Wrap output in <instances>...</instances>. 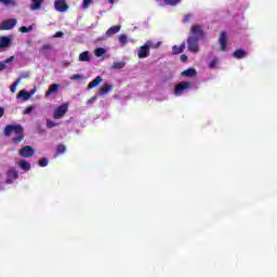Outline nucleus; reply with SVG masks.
I'll return each mask as SVG.
<instances>
[{"mask_svg":"<svg viewBox=\"0 0 277 277\" xmlns=\"http://www.w3.org/2000/svg\"><path fill=\"white\" fill-rule=\"evenodd\" d=\"M18 168H21V170H24V172H29V170H31V163H29L27 160L22 159L17 162Z\"/></svg>","mask_w":277,"mask_h":277,"instance_id":"15","label":"nucleus"},{"mask_svg":"<svg viewBox=\"0 0 277 277\" xmlns=\"http://www.w3.org/2000/svg\"><path fill=\"white\" fill-rule=\"evenodd\" d=\"M12 47V38L2 36L0 37V49H8Z\"/></svg>","mask_w":277,"mask_h":277,"instance_id":"12","label":"nucleus"},{"mask_svg":"<svg viewBox=\"0 0 277 277\" xmlns=\"http://www.w3.org/2000/svg\"><path fill=\"white\" fill-rule=\"evenodd\" d=\"M32 111H34V106H28V107L23 111V114H24L25 116H27V115L31 114Z\"/></svg>","mask_w":277,"mask_h":277,"instance_id":"36","label":"nucleus"},{"mask_svg":"<svg viewBox=\"0 0 277 277\" xmlns=\"http://www.w3.org/2000/svg\"><path fill=\"white\" fill-rule=\"evenodd\" d=\"M111 91V84L105 83L100 89V96L108 94Z\"/></svg>","mask_w":277,"mask_h":277,"instance_id":"22","label":"nucleus"},{"mask_svg":"<svg viewBox=\"0 0 277 277\" xmlns=\"http://www.w3.org/2000/svg\"><path fill=\"white\" fill-rule=\"evenodd\" d=\"M31 94H34V91H31V92L29 93V91H27V90H21V91L17 93L16 97H17V98H23V101H29V98H31Z\"/></svg>","mask_w":277,"mask_h":277,"instance_id":"14","label":"nucleus"},{"mask_svg":"<svg viewBox=\"0 0 277 277\" xmlns=\"http://www.w3.org/2000/svg\"><path fill=\"white\" fill-rule=\"evenodd\" d=\"M30 10L32 12H37L38 10H42V3H44V0H30Z\"/></svg>","mask_w":277,"mask_h":277,"instance_id":"13","label":"nucleus"},{"mask_svg":"<svg viewBox=\"0 0 277 277\" xmlns=\"http://www.w3.org/2000/svg\"><path fill=\"white\" fill-rule=\"evenodd\" d=\"M119 42L124 47V44L129 43V39L127 38V35H120L119 36Z\"/></svg>","mask_w":277,"mask_h":277,"instance_id":"29","label":"nucleus"},{"mask_svg":"<svg viewBox=\"0 0 277 277\" xmlns=\"http://www.w3.org/2000/svg\"><path fill=\"white\" fill-rule=\"evenodd\" d=\"M105 53H107V50H105L104 48H97L95 50L96 57H103V55H105Z\"/></svg>","mask_w":277,"mask_h":277,"instance_id":"28","label":"nucleus"},{"mask_svg":"<svg viewBox=\"0 0 277 277\" xmlns=\"http://www.w3.org/2000/svg\"><path fill=\"white\" fill-rule=\"evenodd\" d=\"M120 31V25L113 26L106 30V36L111 37Z\"/></svg>","mask_w":277,"mask_h":277,"instance_id":"21","label":"nucleus"},{"mask_svg":"<svg viewBox=\"0 0 277 277\" xmlns=\"http://www.w3.org/2000/svg\"><path fill=\"white\" fill-rule=\"evenodd\" d=\"M6 181L5 183L8 185H11V183H13L14 181H16V179H18V171H16L15 168L11 167L8 172H6Z\"/></svg>","mask_w":277,"mask_h":277,"instance_id":"8","label":"nucleus"},{"mask_svg":"<svg viewBox=\"0 0 277 277\" xmlns=\"http://www.w3.org/2000/svg\"><path fill=\"white\" fill-rule=\"evenodd\" d=\"M108 3L114 4V3H115V0H108Z\"/></svg>","mask_w":277,"mask_h":277,"instance_id":"47","label":"nucleus"},{"mask_svg":"<svg viewBox=\"0 0 277 277\" xmlns=\"http://www.w3.org/2000/svg\"><path fill=\"white\" fill-rule=\"evenodd\" d=\"M185 51V42H183L180 47L173 45L172 53L173 55H179Z\"/></svg>","mask_w":277,"mask_h":277,"instance_id":"20","label":"nucleus"},{"mask_svg":"<svg viewBox=\"0 0 277 277\" xmlns=\"http://www.w3.org/2000/svg\"><path fill=\"white\" fill-rule=\"evenodd\" d=\"M90 3H92V0H83L82 1V6L83 8H90Z\"/></svg>","mask_w":277,"mask_h":277,"instance_id":"37","label":"nucleus"},{"mask_svg":"<svg viewBox=\"0 0 277 277\" xmlns=\"http://www.w3.org/2000/svg\"><path fill=\"white\" fill-rule=\"evenodd\" d=\"M47 127L48 129H53V127H57V123L51 119H47Z\"/></svg>","mask_w":277,"mask_h":277,"instance_id":"34","label":"nucleus"},{"mask_svg":"<svg viewBox=\"0 0 277 277\" xmlns=\"http://www.w3.org/2000/svg\"><path fill=\"white\" fill-rule=\"evenodd\" d=\"M127 66L126 62H115L111 65L113 70H122V68H124Z\"/></svg>","mask_w":277,"mask_h":277,"instance_id":"23","label":"nucleus"},{"mask_svg":"<svg viewBox=\"0 0 277 277\" xmlns=\"http://www.w3.org/2000/svg\"><path fill=\"white\" fill-rule=\"evenodd\" d=\"M148 55H150V50L145 44L142 45L137 52L138 60H145V57H148Z\"/></svg>","mask_w":277,"mask_h":277,"instance_id":"11","label":"nucleus"},{"mask_svg":"<svg viewBox=\"0 0 277 277\" xmlns=\"http://www.w3.org/2000/svg\"><path fill=\"white\" fill-rule=\"evenodd\" d=\"M197 75H198V71H196V69L194 68H188L181 72L182 77H197Z\"/></svg>","mask_w":277,"mask_h":277,"instance_id":"18","label":"nucleus"},{"mask_svg":"<svg viewBox=\"0 0 277 277\" xmlns=\"http://www.w3.org/2000/svg\"><path fill=\"white\" fill-rule=\"evenodd\" d=\"M57 92H60V84H51L48 91L45 92V96H51V94H57Z\"/></svg>","mask_w":277,"mask_h":277,"instance_id":"17","label":"nucleus"},{"mask_svg":"<svg viewBox=\"0 0 277 277\" xmlns=\"http://www.w3.org/2000/svg\"><path fill=\"white\" fill-rule=\"evenodd\" d=\"M72 81H77V80H80L81 79V75H79V74H75V75H72L71 76V78H70Z\"/></svg>","mask_w":277,"mask_h":277,"instance_id":"38","label":"nucleus"},{"mask_svg":"<svg viewBox=\"0 0 277 277\" xmlns=\"http://www.w3.org/2000/svg\"><path fill=\"white\" fill-rule=\"evenodd\" d=\"M164 5H171L172 8L179 5L181 0H163Z\"/></svg>","mask_w":277,"mask_h":277,"instance_id":"27","label":"nucleus"},{"mask_svg":"<svg viewBox=\"0 0 277 277\" xmlns=\"http://www.w3.org/2000/svg\"><path fill=\"white\" fill-rule=\"evenodd\" d=\"M0 3H4L5 5H10V3H12V0H0Z\"/></svg>","mask_w":277,"mask_h":277,"instance_id":"42","label":"nucleus"},{"mask_svg":"<svg viewBox=\"0 0 277 277\" xmlns=\"http://www.w3.org/2000/svg\"><path fill=\"white\" fill-rule=\"evenodd\" d=\"M4 136L10 137L12 133H15V136L12 138L13 144H21L25 140V128L21 124H8L3 130Z\"/></svg>","mask_w":277,"mask_h":277,"instance_id":"1","label":"nucleus"},{"mask_svg":"<svg viewBox=\"0 0 277 277\" xmlns=\"http://www.w3.org/2000/svg\"><path fill=\"white\" fill-rule=\"evenodd\" d=\"M54 8L57 12H66L69 6L66 3V0H55Z\"/></svg>","mask_w":277,"mask_h":277,"instance_id":"9","label":"nucleus"},{"mask_svg":"<svg viewBox=\"0 0 277 277\" xmlns=\"http://www.w3.org/2000/svg\"><path fill=\"white\" fill-rule=\"evenodd\" d=\"M94 101H96V95L92 96L91 98H89L88 103H94Z\"/></svg>","mask_w":277,"mask_h":277,"instance_id":"45","label":"nucleus"},{"mask_svg":"<svg viewBox=\"0 0 277 277\" xmlns=\"http://www.w3.org/2000/svg\"><path fill=\"white\" fill-rule=\"evenodd\" d=\"M62 36H64V32L62 31H56L53 36V38H62Z\"/></svg>","mask_w":277,"mask_h":277,"instance_id":"41","label":"nucleus"},{"mask_svg":"<svg viewBox=\"0 0 277 277\" xmlns=\"http://www.w3.org/2000/svg\"><path fill=\"white\" fill-rule=\"evenodd\" d=\"M18 83H21V78H18L17 81H15L11 84L10 90H11L12 94H14L16 92V88L18 87Z\"/></svg>","mask_w":277,"mask_h":277,"instance_id":"30","label":"nucleus"},{"mask_svg":"<svg viewBox=\"0 0 277 277\" xmlns=\"http://www.w3.org/2000/svg\"><path fill=\"white\" fill-rule=\"evenodd\" d=\"M51 49H53V47L51 44L47 43L41 47L40 52L44 53V51H51Z\"/></svg>","mask_w":277,"mask_h":277,"instance_id":"33","label":"nucleus"},{"mask_svg":"<svg viewBox=\"0 0 277 277\" xmlns=\"http://www.w3.org/2000/svg\"><path fill=\"white\" fill-rule=\"evenodd\" d=\"M198 42H200L198 37L189 36L187 38L188 51H190V53H198L200 51V45H198Z\"/></svg>","mask_w":277,"mask_h":277,"instance_id":"2","label":"nucleus"},{"mask_svg":"<svg viewBox=\"0 0 277 277\" xmlns=\"http://www.w3.org/2000/svg\"><path fill=\"white\" fill-rule=\"evenodd\" d=\"M31 29H34L32 26H29V27H27V26H22V27L19 28V31H21L22 34H29V31H31Z\"/></svg>","mask_w":277,"mask_h":277,"instance_id":"32","label":"nucleus"},{"mask_svg":"<svg viewBox=\"0 0 277 277\" xmlns=\"http://www.w3.org/2000/svg\"><path fill=\"white\" fill-rule=\"evenodd\" d=\"M68 113V103H64L56 107L53 114L54 120H60V118H64Z\"/></svg>","mask_w":277,"mask_h":277,"instance_id":"3","label":"nucleus"},{"mask_svg":"<svg viewBox=\"0 0 277 277\" xmlns=\"http://www.w3.org/2000/svg\"><path fill=\"white\" fill-rule=\"evenodd\" d=\"M190 19H192V14H186L184 16V23H189Z\"/></svg>","mask_w":277,"mask_h":277,"instance_id":"39","label":"nucleus"},{"mask_svg":"<svg viewBox=\"0 0 277 277\" xmlns=\"http://www.w3.org/2000/svg\"><path fill=\"white\" fill-rule=\"evenodd\" d=\"M64 153H66V145L64 144H58L56 146V154L55 157H60V155H64Z\"/></svg>","mask_w":277,"mask_h":277,"instance_id":"24","label":"nucleus"},{"mask_svg":"<svg viewBox=\"0 0 277 277\" xmlns=\"http://www.w3.org/2000/svg\"><path fill=\"white\" fill-rule=\"evenodd\" d=\"M79 61L80 62H90V52L84 51V52L80 53L79 54Z\"/></svg>","mask_w":277,"mask_h":277,"instance_id":"25","label":"nucleus"},{"mask_svg":"<svg viewBox=\"0 0 277 277\" xmlns=\"http://www.w3.org/2000/svg\"><path fill=\"white\" fill-rule=\"evenodd\" d=\"M17 23L16 18L5 19L0 24V31H10V29H14V27H16Z\"/></svg>","mask_w":277,"mask_h":277,"instance_id":"5","label":"nucleus"},{"mask_svg":"<svg viewBox=\"0 0 277 277\" xmlns=\"http://www.w3.org/2000/svg\"><path fill=\"white\" fill-rule=\"evenodd\" d=\"M32 155H36V149L29 145H26L19 149V157H23L24 159H29Z\"/></svg>","mask_w":277,"mask_h":277,"instance_id":"7","label":"nucleus"},{"mask_svg":"<svg viewBox=\"0 0 277 277\" xmlns=\"http://www.w3.org/2000/svg\"><path fill=\"white\" fill-rule=\"evenodd\" d=\"M145 45L150 51V49H159V47L161 45V42H158L157 44H154L153 41L148 40V41L145 42Z\"/></svg>","mask_w":277,"mask_h":277,"instance_id":"26","label":"nucleus"},{"mask_svg":"<svg viewBox=\"0 0 277 277\" xmlns=\"http://www.w3.org/2000/svg\"><path fill=\"white\" fill-rule=\"evenodd\" d=\"M217 62H219L217 58L212 60V61L210 62V64H209V68H210V69L217 68Z\"/></svg>","mask_w":277,"mask_h":277,"instance_id":"35","label":"nucleus"},{"mask_svg":"<svg viewBox=\"0 0 277 277\" xmlns=\"http://www.w3.org/2000/svg\"><path fill=\"white\" fill-rule=\"evenodd\" d=\"M39 166H40V168H47V167L49 166V159H47V158H41V159L39 160Z\"/></svg>","mask_w":277,"mask_h":277,"instance_id":"31","label":"nucleus"},{"mask_svg":"<svg viewBox=\"0 0 277 277\" xmlns=\"http://www.w3.org/2000/svg\"><path fill=\"white\" fill-rule=\"evenodd\" d=\"M190 37L198 38L199 40L205 38V30L202 29V25H193L190 28Z\"/></svg>","mask_w":277,"mask_h":277,"instance_id":"6","label":"nucleus"},{"mask_svg":"<svg viewBox=\"0 0 277 277\" xmlns=\"http://www.w3.org/2000/svg\"><path fill=\"white\" fill-rule=\"evenodd\" d=\"M14 61V56H10L9 58L4 60V62L2 64L6 65L10 64V62Z\"/></svg>","mask_w":277,"mask_h":277,"instance_id":"40","label":"nucleus"},{"mask_svg":"<svg viewBox=\"0 0 277 277\" xmlns=\"http://www.w3.org/2000/svg\"><path fill=\"white\" fill-rule=\"evenodd\" d=\"M219 43L221 47V51H226V47L228 44V37H226V32L222 31L219 38Z\"/></svg>","mask_w":277,"mask_h":277,"instance_id":"10","label":"nucleus"},{"mask_svg":"<svg viewBox=\"0 0 277 277\" xmlns=\"http://www.w3.org/2000/svg\"><path fill=\"white\" fill-rule=\"evenodd\" d=\"M3 114H5V109H3V107H0V118H3Z\"/></svg>","mask_w":277,"mask_h":277,"instance_id":"46","label":"nucleus"},{"mask_svg":"<svg viewBox=\"0 0 277 277\" xmlns=\"http://www.w3.org/2000/svg\"><path fill=\"white\" fill-rule=\"evenodd\" d=\"M185 90H192V82L189 81H182L175 85L174 94L175 96H181Z\"/></svg>","mask_w":277,"mask_h":277,"instance_id":"4","label":"nucleus"},{"mask_svg":"<svg viewBox=\"0 0 277 277\" xmlns=\"http://www.w3.org/2000/svg\"><path fill=\"white\" fill-rule=\"evenodd\" d=\"M101 83H103V77L97 76V77H95V79H93V80L89 83L88 89H89V90H92V88H98V85H101Z\"/></svg>","mask_w":277,"mask_h":277,"instance_id":"16","label":"nucleus"},{"mask_svg":"<svg viewBox=\"0 0 277 277\" xmlns=\"http://www.w3.org/2000/svg\"><path fill=\"white\" fill-rule=\"evenodd\" d=\"M157 1V3H160V5H161V1H163V0H156Z\"/></svg>","mask_w":277,"mask_h":277,"instance_id":"48","label":"nucleus"},{"mask_svg":"<svg viewBox=\"0 0 277 277\" xmlns=\"http://www.w3.org/2000/svg\"><path fill=\"white\" fill-rule=\"evenodd\" d=\"M5 68H6L5 63L0 62V72L1 70H5Z\"/></svg>","mask_w":277,"mask_h":277,"instance_id":"44","label":"nucleus"},{"mask_svg":"<svg viewBox=\"0 0 277 277\" xmlns=\"http://www.w3.org/2000/svg\"><path fill=\"white\" fill-rule=\"evenodd\" d=\"M234 57L236 60H243V57H246V55H248V52H246V50L242 49H238L234 52Z\"/></svg>","mask_w":277,"mask_h":277,"instance_id":"19","label":"nucleus"},{"mask_svg":"<svg viewBox=\"0 0 277 277\" xmlns=\"http://www.w3.org/2000/svg\"><path fill=\"white\" fill-rule=\"evenodd\" d=\"M180 58L181 62H187V54H182Z\"/></svg>","mask_w":277,"mask_h":277,"instance_id":"43","label":"nucleus"}]
</instances>
